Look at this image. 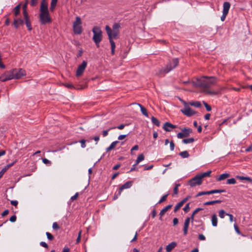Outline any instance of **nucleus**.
I'll return each mask as SVG.
<instances>
[{"instance_id": "nucleus-1", "label": "nucleus", "mask_w": 252, "mask_h": 252, "mask_svg": "<svg viewBox=\"0 0 252 252\" xmlns=\"http://www.w3.org/2000/svg\"><path fill=\"white\" fill-rule=\"evenodd\" d=\"M217 82V78L215 77L202 76L196 80V85L203 90V91L210 95H216L218 92L211 91L209 89L214 85Z\"/></svg>"}, {"instance_id": "nucleus-2", "label": "nucleus", "mask_w": 252, "mask_h": 252, "mask_svg": "<svg viewBox=\"0 0 252 252\" xmlns=\"http://www.w3.org/2000/svg\"><path fill=\"white\" fill-rule=\"evenodd\" d=\"M105 30L109 37V40L111 44V54L114 55L115 54V43L113 40V38H117L119 32L114 31L111 29L109 26L105 27Z\"/></svg>"}, {"instance_id": "nucleus-3", "label": "nucleus", "mask_w": 252, "mask_h": 252, "mask_svg": "<svg viewBox=\"0 0 252 252\" xmlns=\"http://www.w3.org/2000/svg\"><path fill=\"white\" fill-rule=\"evenodd\" d=\"M178 63L179 61L178 59H174L172 60V63H168L164 68L160 69L158 72L157 73V74L158 75L162 74L164 75L166 73L169 72L173 68H175L178 65Z\"/></svg>"}, {"instance_id": "nucleus-4", "label": "nucleus", "mask_w": 252, "mask_h": 252, "mask_svg": "<svg viewBox=\"0 0 252 252\" xmlns=\"http://www.w3.org/2000/svg\"><path fill=\"white\" fill-rule=\"evenodd\" d=\"M92 32L94 33L93 39L97 47L99 46V43L102 39V31L100 28L95 26L93 28Z\"/></svg>"}, {"instance_id": "nucleus-5", "label": "nucleus", "mask_w": 252, "mask_h": 252, "mask_svg": "<svg viewBox=\"0 0 252 252\" xmlns=\"http://www.w3.org/2000/svg\"><path fill=\"white\" fill-rule=\"evenodd\" d=\"M180 100L184 106V108L181 109V112L184 115L187 117H191L196 113V111L190 108L189 104L187 102L182 99H180Z\"/></svg>"}, {"instance_id": "nucleus-6", "label": "nucleus", "mask_w": 252, "mask_h": 252, "mask_svg": "<svg viewBox=\"0 0 252 252\" xmlns=\"http://www.w3.org/2000/svg\"><path fill=\"white\" fill-rule=\"evenodd\" d=\"M82 24L81 19L80 17L77 16L75 17V20L73 23V30L74 33L77 34H80L82 32Z\"/></svg>"}, {"instance_id": "nucleus-7", "label": "nucleus", "mask_w": 252, "mask_h": 252, "mask_svg": "<svg viewBox=\"0 0 252 252\" xmlns=\"http://www.w3.org/2000/svg\"><path fill=\"white\" fill-rule=\"evenodd\" d=\"M12 77L10 78L19 79L26 75V71L22 68H14L11 70Z\"/></svg>"}, {"instance_id": "nucleus-8", "label": "nucleus", "mask_w": 252, "mask_h": 252, "mask_svg": "<svg viewBox=\"0 0 252 252\" xmlns=\"http://www.w3.org/2000/svg\"><path fill=\"white\" fill-rule=\"evenodd\" d=\"M39 17V22L41 25L50 23L52 21L49 12H40Z\"/></svg>"}, {"instance_id": "nucleus-9", "label": "nucleus", "mask_w": 252, "mask_h": 252, "mask_svg": "<svg viewBox=\"0 0 252 252\" xmlns=\"http://www.w3.org/2000/svg\"><path fill=\"white\" fill-rule=\"evenodd\" d=\"M182 132H179L177 135L178 138L181 139L184 137H188L192 132V129L189 128H184L182 129Z\"/></svg>"}, {"instance_id": "nucleus-10", "label": "nucleus", "mask_w": 252, "mask_h": 252, "mask_svg": "<svg viewBox=\"0 0 252 252\" xmlns=\"http://www.w3.org/2000/svg\"><path fill=\"white\" fill-rule=\"evenodd\" d=\"M202 183V180L199 174L195 176L189 181V184L191 187H194L196 185H200Z\"/></svg>"}, {"instance_id": "nucleus-11", "label": "nucleus", "mask_w": 252, "mask_h": 252, "mask_svg": "<svg viewBox=\"0 0 252 252\" xmlns=\"http://www.w3.org/2000/svg\"><path fill=\"white\" fill-rule=\"evenodd\" d=\"M87 65V62L85 61H83L82 63L79 65L76 71V75L77 77L80 76L82 75L85 68Z\"/></svg>"}, {"instance_id": "nucleus-12", "label": "nucleus", "mask_w": 252, "mask_h": 252, "mask_svg": "<svg viewBox=\"0 0 252 252\" xmlns=\"http://www.w3.org/2000/svg\"><path fill=\"white\" fill-rule=\"evenodd\" d=\"M225 191L224 189H214L210 191H201L197 194L195 196L197 197L203 195H209L216 193H221Z\"/></svg>"}, {"instance_id": "nucleus-13", "label": "nucleus", "mask_w": 252, "mask_h": 252, "mask_svg": "<svg viewBox=\"0 0 252 252\" xmlns=\"http://www.w3.org/2000/svg\"><path fill=\"white\" fill-rule=\"evenodd\" d=\"M12 73L11 71L9 72H5L0 76V81L1 82H5L7 80H10L11 79H13V78H10V77H12Z\"/></svg>"}, {"instance_id": "nucleus-14", "label": "nucleus", "mask_w": 252, "mask_h": 252, "mask_svg": "<svg viewBox=\"0 0 252 252\" xmlns=\"http://www.w3.org/2000/svg\"><path fill=\"white\" fill-rule=\"evenodd\" d=\"M39 10L40 12H49L48 2L46 0H42Z\"/></svg>"}, {"instance_id": "nucleus-15", "label": "nucleus", "mask_w": 252, "mask_h": 252, "mask_svg": "<svg viewBox=\"0 0 252 252\" xmlns=\"http://www.w3.org/2000/svg\"><path fill=\"white\" fill-rule=\"evenodd\" d=\"M176 127V126L173 125L169 122L165 123L163 126V128L166 131H171V129L175 128Z\"/></svg>"}, {"instance_id": "nucleus-16", "label": "nucleus", "mask_w": 252, "mask_h": 252, "mask_svg": "<svg viewBox=\"0 0 252 252\" xmlns=\"http://www.w3.org/2000/svg\"><path fill=\"white\" fill-rule=\"evenodd\" d=\"M132 186V182L130 181H128L124 184L123 186H122L119 189L118 195H120L121 194V192L122 190L124 189H126L129 188Z\"/></svg>"}, {"instance_id": "nucleus-17", "label": "nucleus", "mask_w": 252, "mask_h": 252, "mask_svg": "<svg viewBox=\"0 0 252 252\" xmlns=\"http://www.w3.org/2000/svg\"><path fill=\"white\" fill-rule=\"evenodd\" d=\"M24 25V20L20 18L15 19L13 21V25L16 29H18L20 26Z\"/></svg>"}, {"instance_id": "nucleus-18", "label": "nucleus", "mask_w": 252, "mask_h": 252, "mask_svg": "<svg viewBox=\"0 0 252 252\" xmlns=\"http://www.w3.org/2000/svg\"><path fill=\"white\" fill-rule=\"evenodd\" d=\"M172 207V205H168L167 206H166L165 208H164L163 209H162L159 213L160 218L159 220H162V217L165 214V213L169 210L170 209H171Z\"/></svg>"}, {"instance_id": "nucleus-19", "label": "nucleus", "mask_w": 252, "mask_h": 252, "mask_svg": "<svg viewBox=\"0 0 252 252\" xmlns=\"http://www.w3.org/2000/svg\"><path fill=\"white\" fill-rule=\"evenodd\" d=\"M230 7V3L229 2L225 1L223 4L222 13L228 14Z\"/></svg>"}, {"instance_id": "nucleus-20", "label": "nucleus", "mask_w": 252, "mask_h": 252, "mask_svg": "<svg viewBox=\"0 0 252 252\" xmlns=\"http://www.w3.org/2000/svg\"><path fill=\"white\" fill-rule=\"evenodd\" d=\"M176 246L177 243L175 242H172L166 246V250L168 252H170Z\"/></svg>"}, {"instance_id": "nucleus-21", "label": "nucleus", "mask_w": 252, "mask_h": 252, "mask_svg": "<svg viewBox=\"0 0 252 252\" xmlns=\"http://www.w3.org/2000/svg\"><path fill=\"white\" fill-rule=\"evenodd\" d=\"M212 224L213 226H217L218 225V218L216 214H213L211 219Z\"/></svg>"}, {"instance_id": "nucleus-22", "label": "nucleus", "mask_w": 252, "mask_h": 252, "mask_svg": "<svg viewBox=\"0 0 252 252\" xmlns=\"http://www.w3.org/2000/svg\"><path fill=\"white\" fill-rule=\"evenodd\" d=\"M187 103L189 104V106H193L195 107H200L201 106V103L199 101H192Z\"/></svg>"}, {"instance_id": "nucleus-23", "label": "nucleus", "mask_w": 252, "mask_h": 252, "mask_svg": "<svg viewBox=\"0 0 252 252\" xmlns=\"http://www.w3.org/2000/svg\"><path fill=\"white\" fill-rule=\"evenodd\" d=\"M137 105L140 107V108L141 109V112L143 114V115L147 117H148V113L146 109L144 106H143L142 105H141L140 104L138 103Z\"/></svg>"}, {"instance_id": "nucleus-24", "label": "nucleus", "mask_w": 252, "mask_h": 252, "mask_svg": "<svg viewBox=\"0 0 252 252\" xmlns=\"http://www.w3.org/2000/svg\"><path fill=\"white\" fill-rule=\"evenodd\" d=\"M230 176V175L228 173H223L221 174L220 177L217 179L218 181H220L221 180H223L229 177Z\"/></svg>"}, {"instance_id": "nucleus-25", "label": "nucleus", "mask_w": 252, "mask_h": 252, "mask_svg": "<svg viewBox=\"0 0 252 252\" xmlns=\"http://www.w3.org/2000/svg\"><path fill=\"white\" fill-rule=\"evenodd\" d=\"M119 143V141H116L114 142H113L111 145L107 148V151H111V150L113 149L117 145V144Z\"/></svg>"}, {"instance_id": "nucleus-26", "label": "nucleus", "mask_w": 252, "mask_h": 252, "mask_svg": "<svg viewBox=\"0 0 252 252\" xmlns=\"http://www.w3.org/2000/svg\"><path fill=\"white\" fill-rule=\"evenodd\" d=\"M20 8L21 4H19L14 8L13 12L15 16H17L19 15Z\"/></svg>"}, {"instance_id": "nucleus-27", "label": "nucleus", "mask_w": 252, "mask_h": 252, "mask_svg": "<svg viewBox=\"0 0 252 252\" xmlns=\"http://www.w3.org/2000/svg\"><path fill=\"white\" fill-rule=\"evenodd\" d=\"M58 0H52L50 9L51 11H53L55 8Z\"/></svg>"}, {"instance_id": "nucleus-28", "label": "nucleus", "mask_w": 252, "mask_h": 252, "mask_svg": "<svg viewBox=\"0 0 252 252\" xmlns=\"http://www.w3.org/2000/svg\"><path fill=\"white\" fill-rule=\"evenodd\" d=\"M237 178L241 180H246L250 183H252V179L249 177H244V176H237Z\"/></svg>"}, {"instance_id": "nucleus-29", "label": "nucleus", "mask_w": 252, "mask_h": 252, "mask_svg": "<svg viewBox=\"0 0 252 252\" xmlns=\"http://www.w3.org/2000/svg\"><path fill=\"white\" fill-rule=\"evenodd\" d=\"M221 202V200H214V201H208V202H206L204 203V205H214L216 203H220Z\"/></svg>"}, {"instance_id": "nucleus-30", "label": "nucleus", "mask_w": 252, "mask_h": 252, "mask_svg": "<svg viewBox=\"0 0 252 252\" xmlns=\"http://www.w3.org/2000/svg\"><path fill=\"white\" fill-rule=\"evenodd\" d=\"M189 226V224L185 221L183 228L184 235L185 236L187 235L188 234Z\"/></svg>"}, {"instance_id": "nucleus-31", "label": "nucleus", "mask_w": 252, "mask_h": 252, "mask_svg": "<svg viewBox=\"0 0 252 252\" xmlns=\"http://www.w3.org/2000/svg\"><path fill=\"white\" fill-rule=\"evenodd\" d=\"M151 120L153 124L156 126H160V123L158 120L156 118L154 117H152L151 118Z\"/></svg>"}, {"instance_id": "nucleus-32", "label": "nucleus", "mask_w": 252, "mask_h": 252, "mask_svg": "<svg viewBox=\"0 0 252 252\" xmlns=\"http://www.w3.org/2000/svg\"><path fill=\"white\" fill-rule=\"evenodd\" d=\"M25 24L26 25V26H27L28 30L32 31V27L30 19H29L25 20Z\"/></svg>"}, {"instance_id": "nucleus-33", "label": "nucleus", "mask_w": 252, "mask_h": 252, "mask_svg": "<svg viewBox=\"0 0 252 252\" xmlns=\"http://www.w3.org/2000/svg\"><path fill=\"white\" fill-rule=\"evenodd\" d=\"M144 159V156L141 154L138 156L136 160V164H138L140 161Z\"/></svg>"}, {"instance_id": "nucleus-34", "label": "nucleus", "mask_w": 252, "mask_h": 252, "mask_svg": "<svg viewBox=\"0 0 252 252\" xmlns=\"http://www.w3.org/2000/svg\"><path fill=\"white\" fill-rule=\"evenodd\" d=\"M211 173V171H209L206 172L202 173L201 174H199V175L201 179L202 180L203 178L204 177H209L210 176Z\"/></svg>"}, {"instance_id": "nucleus-35", "label": "nucleus", "mask_w": 252, "mask_h": 252, "mask_svg": "<svg viewBox=\"0 0 252 252\" xmlns=\"http://www.w3.org/2000/svg\"><path fill=\"white\" fill-rule=\"evenodd\" d=\"M183 205L184 204L181 201L177 203L174 207V212H176L183 206Z\"/></svg>"}, {"instance_id": "nucleus-36", "label": "nucleus", "mask_w": 252, "mask_h": 252, "mask_svg": "<svg viewBox=\"0 0 252 252\" xmlns=\"http://www.w3.org/2000/svg\"><path fill=\"white\" fill-rule=\"evenodd\" d=\"M120 24L119 23H115L113 24L112 29L114 31L119 32V29L120 28Z\"/></svg>"}, {"instance_id": "nucleus-37", "label": "nucleus", "mask_w": 252, "mask_h": 252, "mask_svg": "<svg viewBox=\"0 0 252 252\" xmlns=\"http://www.w3.org/2000/svg\"><path fill=\"white\" fill-rule=\"evenodd\" d=\"M194 141L193 138H189L188 139H184L183 140V142L185 144L191 143Z\"/></svg>"}, {"instance_id": "nucleus-38", "label": "nucleus", "mask_w": 252, "mask_h": 252, "mask_svg": "<svg viewBox=\"0 0 252 252\" xmlns=\"http://www.w3.org/2000/svg\"><path fill=\"white\" fill-rule=\"evenodd\" d=\"M179 155L183 158H187L189 157V154L187 151L180 152Z\"/></svg>"}, {"instance_id": "nucleus-39", "label": "nucleus", "mask_w": 252, "mask_h": 252, "mask_svg": "<svg viewBox=\"0 0 252 252\" xmlns=\"http://www.w3.org/2000/svg\"><path fill=\"white\" fill-rule=\"evenodd\" d=\"M180 186V184H177L175 185V187L173 189V195H176L178 193V188Z\"/></svg>"}, {"instance_id": "nucleus-40", "label": "nucleus", "mask_w": 252, "mask_h": 252, "mask_svg": "<svg viewBox=\"0 0 252 252\" xmlns=\"http://www.w3.org/2000/svg\"><path fill=\"white\" fill-rule=\"evenodd\" d=\"M168 195H169V193H167V194L164 195L159 200V201L158 202V204H160V203H162L163 202H164L165 201H166Z\"/></svg>"}, {"instance_id": "nucleus-41", "label": "nucleus", "mask_w": 252, "mask_h": 252, "mask_svg": "<svg viewBox=\"0 0 252 252\" xmlns=\"http://www.w3.org/2000/svg\"><path fill=\"white\" fill-rule=\"evenodd\" d=\"M236 183V181L234 178H231L228 179L226 182L227 184H235Z\"/></svg>"}, {"instance_id": "nucleus-42", "label": "nucleus", "mask_w": 252, "mask_h": 252, "mask_svg": "<svg viewBox=\"0 0 252 252\" xmlns=\"http://www.w3.org/2000/svg\"><path fill=\"white\" fill-rule=\"evenodd\" d=\"M116 127H111V128H109V129H108L107 130H103L102 131V134H103V136L104 137H105L108 134V131L111 130V129H114Z\"/></svg>"}, {"instance_id": "nucleus-43", "label": "nucleus", "mask_w": 252, "mask_h": 252, "mask_svg": "<svg viewBox=\"0 0 252 252\" xmlns=\"http://www.w3.org/2000/svg\"><path fill=\"white\" fill-rule=\"evenodd\" d=\"M23 13L24 20H27V19H30L29 14H28V12L27 11L26 9H24V10H23Z\"/></svg>"}, {"instance_id": "nucleus-44", "label": "nucleus", "mask_w": 252, "mask_h": 252, "mask_svg": "<svg viewBox=\"0 0 252 252\" xmlns=\"http://www.w3.org/2000/svg\"><path fill=\"white\" fill-rule=\"evenodd\" d=\"M219 217L221 219H223L224 218V215H226V213H225V211L223 210H220L219 211Z\"/></svg>"}, {"instance_id": "nucleus-45", "label": "nucleus", "mask_w": 252, "mask_h": 252, "mask_svg": "<svg viewBox=\"0 0 252 252\" xmlns=\"http://www.w3.org/2000/svg\"><path fill=\"white\" fill-rule=\"evenodd\" d=\"M203 104L204 105L205 108H206V110L208 111H211V110H212L211 107L209 104H208L206 102H205V101H203Z\"/></svg>"}, {"instance_id": "nucleus-46", "label": "nucleus", "mask_w": 252, "mask_h": 252, "mask_svg": "<svg viewBox=\"0 0 252 252\" xmlns=\"http://www.w3.org/2000/svg\"><path fill=\"white\" fill-rule=\"evenodd\" d=\"M46 235L48 239V240H51V241L53 240L54 237L50 233L47 232L46 233Z\"/></svg>"}, {"instance_id": "nucleus-47", "label": "nucleus", "mask_w": 252, "mask_h": 252, "mask_svg": "<svg viewBox=\"0 0 252 252\" xmlns=\"http://www.w3.org/2000/svg\"><path fill=\"white\" fill-rule=\"evenodd\" d=\"M42 161L45 164L49 165H50L51 164V162L50 160H49L48 159H47V158H42Z\"/></svg>"}, {"instance_id": "nucleus-48", "label": "nucleus", "mask_w": 252, "mask_h": 252, "mask_svg": "<svg viewBox=\"0 0 252 252\" xmlns=\"http://www.w3.org/2000/svg\"><path fill=\"white\" fill-rule=\"evenodd\" d=\"M38 0H31L30 4L32 6H35L37 5Z\"/></svg>"}, {"instance_id": "nucleus-49", "label": "nucleus", "mask_w": 252, "mask_h": 252, "mask_svg": "<svg viewBox=\"0 0 252 252\" xmlns=\"http://www.w3.org/2000/svg\"><path fill=\"white\" fill-rule=\"evenodd\" d=\"M52 227L55 230H58L60 228L58 224L56 222H55L53 223Z\"/></svg>"}, {"instance_id": "nucleus-50", "label": "nucleus", "mask_w": 252, "mask_h": 252, "mask_svg": "<svg viewBox=\"0 0 252 252\" xmlns=\"http://www.w3.org/2000/svg\"><path fill=\"white\" fill-rule=\"evenodd\" d=\"M189 203H188L187 204H186V205L185 206V207L183 208V210L185 212H188L189 210Z\"/></svg>"}, {"instance_id": "nucleus-51", "label": "nucleus", "mask_w": 252, "mask_h": 252, "mask_svg": "<svg viewBox=\"0 0 252 252\" xmlns=\"http://www.w3.org/2000/svg\"><path fill=\"white\" fill-rule=\"evenodd\" d=\"M86 141L85 139L81 140L80 142L81 144V147L84 148L86 147Z\"/></svg>"}, {"instance_id": "nucleus-52", "label": "nucleus", "mask_w": 252, "mask_h": 252, "mask_svg": "<svg viewBox=\"0 0 252 252\" xmlns=\"http://www.w3.org/2000/svg\"><path fill=\"white\" fill-rule=\"evenodd\" d=\"M234 229L236 231V232H237V234H241L240 230H239V227L238 226H237V225L236 224H234Z\"/></svg>"}, {"instance_id": "nucleus-53", "label": "nucleus", "mask_w": 252, "mask_h": 252, "mask_svg": "<svg viewBox=\"0 0 252 252\" xmlns=\"http://www.w3.org/2000/svg\"><path fill=\"white\" fill-rule=\"evenodd\" d=\"M78 195H79V194L78 192L76 193L74 195L72 196L71 197L70 199L72 201H74V200H76L78 197Z\"/></svg>"}, {"instance_id": "nucleus-54", "label": "nucleus", "mask_w": 252, "mask_h": 252, "mask_svg": "<svg viewBox=\"0 0 252 252\" xmlns=\"http://www.w3.org/2000/svg\"><path fill=\"white\" fill-rule=\"evenodd\" d=\"M16 216L15 215H13L10 217L9 220L12 222H14L16 220Z\"/></svg>"}, {"instance_id": "nucleus-55", "label": "nucleus", "mask_w": 252, "mask_h": 252, "mask_svg": "<svg viewBox=\"0 0 252 252\" xmlns=\"http://www.w3.org/2000/svg\"><path fill=\"white\" fill-rule=\"evenodd\" d=\"M170 150L171 151H173L174 149V147H175V144L173 141H171L170 142Z\"/></svg>"}, {"instance_id": "nucleus-56", "label": "nucleus", "mask_w": 252, "mask_h": 252, "mask_svg": "<svg viewBox=\"0 0 252 252\" xmlns=\"http://www.w3.org/2000/svg\"><path fill=\"white\" fill-rule=\"evenodd\" d=\"M81 232L82 231H80L79 233H78V237L76 239V243H79L80 241V240H81Z\"/></svg>"}, {"instance_id": "nucleus-57", "label": "nucleus", "mask_w": 252, "mask_h": 252, "mask_svg": "<svg viewBox=\"0 0 252 252\" xmlns=\"http://www.w3.org/2000/svg\"><path fill=\"white\" fill-rule=\"evenodd\" d=\"M40 245L42 247H44L45 248H48V245L45 242H41L40 243Z\"/></svg>"}, {"instance_id": "nucleus-58", "label": "nucleus", "mask_w": 252, "mask_h": 252, "mask_svg": "<svg viewBox=\"0 0 252 252\" xmlns=\"http://www.w3.org/2000/svg\"><path fill=\"white\" fill-rule=\"evenodd\" d=\"M10 203L11 205L16 207L18 203V201L16 200H12L11 201Z\"/></svg>"}, {"instance_id": "nucleus-59", "label": "nucleus", "mask_w": 252, "mask_h": 252, "mask_svg": "<svg viewBox=\"0 0 252 252\" xmlns=\"http://www.w3.org/2000/svg\"><path fill=\"white\" fill-rule=\"evenodd\" d=\"M178 219L176 218L173 219V223L174 225H176L178 223Z\"/></svg>"}, {"instance_id": "nucleus-60", "label": "nucleus", "mask_w": 252, "mask_h": 252, "mask_svg": "<svg viewBox=\"0 0 252 252\" xmlns=\"http://www.w3.org/2000/svg\"><path fill=\"white\" fill-rule=\"evenodd\" d=\"M198 238L199 240H205L206 238L204 236V235L201 234H199V236H198Z\"/></svg>"}, {"instance_id": "nucleus-61", "label": "nucleus", "mask_w": 252, "mask_h": 252, "mask_svg": "<svg viewBox=\"0 0 252 252\" xmlns=\"http://www.w3.org/2000/svg\"><path fill=\"white\" fill-rule=\"evenodd\" d=\"M90 139L91 140H93L94 139L95 141H96V142H97L99 140V136H95V137H94V138H92L91 137L90 138Z\"/></svg>"}, {"instance_id": "nucleus-62", "label": "nucleus", "mask_w": 252, "mask_h": 252, "mask_svg": "<svg viewBox=\"0 0 252 252\" xmlns=\"http://www.w3.org/2000/svg\"><path fill=\"white\" fill-rule=\"evenodd\" d=\"M227 15V14L226 13H222V16H221L220 17V19L222 21H224V20L225 19V18H226V15Z\"/></svg>"}, {"instance_id": "nucleus-63", "label": "nucleus", "mask_w": 252, "mask_h": 252, "mask_svg": "<svg viewBox=\"0 0 252 252\" xmlns=\"http://www.w3.org/2000/svg\"><path fill=\"white\" fill-rule=\"evenodd\" d=\"M190 197L189 196H188L185 198L184 199H183L181 202L184 204L189 198Z\"/></svg>"}, {"instance_id": "nucleus-64", "label": "nucleus", "mask_w": 252, "mask_h": 252, "mask_svg": "<svg viewBox=\"0 0 252 252\" xmlns=\"http://www.w3.org/2000/svg\"><path fill=\"white\" fill-rule=\"evenodd\" d=\"M246 152H252V144L246 150Z\"/></svg>"}]
</instances>
